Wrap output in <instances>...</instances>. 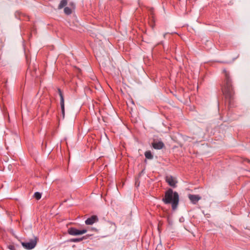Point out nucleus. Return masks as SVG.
<instances>
[{
	"label": "nucleus",
	"instance_id": "nucleus-1",
	"mask_svg": "<svg viewBox=\"0 0 250 250\" xmlns=\"http://www.w3.org/2000/svg\"><path fill=\"white\" fill-rule=\"evenodd\" d=\"M223 72L225 75V80L222 87V90L226 99L229 102V104H230L233 100L234 94L232 82L229 72L226 69L223 70Z\"/></svg>",
	"mask_w": 250,
	"mask_h": 250
},
{
	"label": "nucleus",
	"instance_id": "nucleus-2",
	"mask_svg": "<svg viewBox=\"0 0 250 250\" xmlns=\"http://www.w3.org/2000/svg\"><path fill=\"white\" fill-rule=\"evenodd\" d=\"M162 201L165 204H171L172 209L174 210L178 207L179 196L176 191H173L171 188H168L165 192V197Z\"/></svg>",
	"mask_w": 250,
	"mask_h": 250
},
{
	"label": "nucleus",
	"instance_id": "nucleus-3",
	"mask_svg": "<svg viewBox=\"0 0 250 250\" xmlns=\"http://www.w3.org/2000/svg\"><path fill=\"white\" fill-rule=\"evenodd\" d=\"M38 238L34 237V239H30L28 242H21V245L27 250H32L34 249L37 243Z\"/></svg>",
	"mask_w": 250,
	"mask_h": 250
},
{
	"label": "nucleus",
	"instance_id": "nucleus-4",
	"mask_svg": "<svg viewBox=\"0 0 250 250\" xmlns=\"http://www.w3.org/2000/svg\"><path fill=\"white\" fill-rule=\"evenodd\" d=\"M68 233L71 235H78L83 234L87 232L86 229L79 230L75 228L71 227L68 229Z\"/></svg>",
	"mask_w": 250,
	"mask_h": 250
},
{
	"label": "nucleus",
	"instance_id": "nucleus-5",
	"mask_svg": "<svg viewBox=\"0 0 250 250\" xmlns=\"http://www.w3.org/2000/svg\"><path fill=\"white\" fill-rule=\"evenodd\" d=\"M166 182L171 187L176 188L177 187V181L176 178L171 175H167L166 177Z\"/></svg>",
	"mask_w": 250,
	"mask_h": 250
},
{
	"label": "nucleus",
	"instance_id": "nucleus-6",
	"mask_svg": "<svg viewBox=\"0 0 250 250\" xmlns=\"http://www.w3.org/2000/svg\"><path fill=\"white\" fill-rule=\"evenodd\" d=\"M98 218L96 215H92L85 221V223L87 225H91L98 221Z\"/></svg>",
	"mask_w": 250,
	"mask_h": 250
},
{
	"label": "nucleus",
	"instance_id": "nucleus-7",
	"mask_svg": "<svg viewBox=\"0 0 250 250\" xmlns=\"http://www.w3.org/2000/svg\"><path fill=\"white\" fill-rule=\"evenodd\" d=\"M188 198L193 204H196L201 197L199 195L189 194Z\"/></svg>",
	"mask_w": 250,
	"mask_h": 250
},
{
	"label": "nucleus",
	"instance_id": "nucleus-8",
	"mask_svg": "<svg viewBox=\"0 0 250 250\" xmlns=\"http://www.w3.org/2000/svg\"><path fill=\"white\" fill-rule=\"evenodd\" d=\"M153 147L155 149H161L163 148L165 145L162 141L154 142L152 144Z\"/></svg>",
	"mask_w": 250,
	"mask_h": 250
},
{
	"label": "nucleus",
	"instance_id": "nucleus-9",
	"mask_svg": "<svg viewBox=\"0 0 250 250\" xmlns=\"http://www.w3.org/2000/svg\"><path fill=\"white\" fill-rule=\"evenodd\" d=\"M67 4V0H62L59 4L58 9H61L64 7Z\"/></svg>",
	"mask_w": 250,
	"mask_h": 250
},
{
	"label": "nucleus",
	"instance_id": "nucleus-10",
	"mask_svg": "<svg viewBox=\"0 0 250 250\" xmlns=\"http://www.w3.org/2000/svg\"><path fill=\"white\" fill-rule=\"evenodd\" d=\"M87 238V236H83L81 238H72V239H71L70 241L71 242H80L82 240H83V239H85Z\"/></svg>",
	"mask_w": 250,
	"mask_h": 250
},
{
	"label": "nucleus",
	"instance_id": "nucleus-11",
	"mask_svg": "<svg viewBox=\"0 0 250 250\" xmlns=\"http://www.w3.org/2000/svg\"><path fill=\"white\" fill-rule=\"evenodd\" d=\"M145 156L146 159L151 160L153 158V156L152 154L150 151H146L145 153Z\"/></svg>",
	"mask_w": 250,
	"mask_h": 250
},
{
	"label": "nucleus",
	"instance_id": "nucleus-12",
	"mask_svg": "<svg viewBox=\"0 0 250 250\" xmlns=\"http://www.w3.org/2000/svg\"><path fill=\"white\" fill-rule=\"evenodd\" d=\"M60 105L62 111V117H64L65 111H64V101L60 102Z\"/></svg>",
	"mask_w": 250,
	"mask_h": 250
},
{
	"label": "nucleus",
	"instance_id": "nucleus-13",
	"mask_svg": "<svg viewBox=\"0 0 250 250\" xmlns=\"http://www.w3.org/2000/svg\"><path fill=\"white\" fill-rule=\"evenodd\" d=\"M58 92L60 97V102H63L64 101L63 95L62 94V92L60 88H58Z\"/></svg>",
	"mask_w": 250,
	"mask_h": 250
},
{
	"label": "nucleus",
	"instance_id": "nucleus-14",
	"mask_svg": "<svg viewBox=\"0 0 250 250\" xmlns=\"http://www.w3.org/2000/svg\"><path fill=\"white\" fill-rule=\"evenodd\" d=\"M64 12L65 14L69 15L71 14L72 10H71V8H70L69 7H64Z\"/></svg>",
	"mask_w": 250,
	"mask_h": 250
},
{
	"label": "nucleus",
	"instance_id": "nucleus-15",
	"mask_svg": "<svg viewBox=\"0 0 250 250\" xmlns=\"http://www.w3.org/2000/svg\"><path fill=\"white\" fill-rule=\"evenodd\" d=\"M34 197L37 200H39L42 197V193L39 192H36L34 194Z\"/></svg>",
	"mask_w": 250,
	"mask_h": 250
},
{
	"label": "nucleus",
	"instance_id": "nucleus-16",
	"mask_svg": "<svg viewBox=\"0 0 250 250\" xmlns=\"http://www.w3.org/2000/svg\"><path fill=\"white\" fill-rule=\"evenodd\" d=\"M7 247L10 250H15V247L13 245H9L7 246Z\"/></svg>",
	"mask_w": 250,
	"mask_h": 250
},
{
	"label": "nucleus",
	"instance_id": "nucleus-17",
	"mask_svg": "<svg viewBox=\"0 0 250 250\" xmlns=\"http://www.w3.org/2000/svg\"><path fill=\"white\" fill-rule=\"evenodd\" d=\"M114 228H113V229L112 232H115V230H116V226H114Z\"/></svg>",
	"mask_w": 250,
	"mask_h": 250
}]
</instances>
